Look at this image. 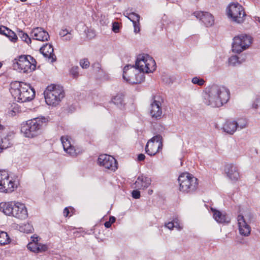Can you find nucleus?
Wrapping results in <instances>:
<instances>
[{"mask_svg":"<svg viewBox=\"0 0 260 260\" xmlns=\"http://www.w3.org/2000/svg\"><path fill=\"white\" fill-rule=\"evenodd\" d=\"M156 68L155 60L147 54L138 56L135 66L127 65L124 67L123 78L131 84H139L145 79L144 73H152Z\"/></svg>","mask_w":260,"mask_h":260,"instance_id":"obj_1","label":"nucleus"},{"mask_svg":"<svg viewBox=\"0 0 260 260\" xmlns=\"http://www.w3.org/2000/svg\"><path fill=\"white\" fill-rule=\"evenodd\" d=\"M204 103L212 107H219L226 103L230 99V91L224 87L213 85L206 89Z\"/></svg>","mask_w":260,"mask_h":260,"instance_id":"obj_2","label":"nucleus"},{"mask_svg":"<svg viewBox=\"0 0 260 260\" xmlns=\"http://www.w3.org/2000/svg\"><path fill=\"white\" fill-rule=\"evenodd\" d=\"M10 92L12 96L21 103L31 101L35 96V90L29 84L15 81L11 85Z\"/></svg>","mask_w":260,"mask_h":260,"instance_id":"obj_3","label":"nucleus"},{"mask_svg":"<svg viewBox=\"0 0 260 260\" xmlns=\"http://www.w3.org/2000/svg\"><path fill=\"white\" fill-rule=\"evenodd\" d=\"M47 122L45 117L36 118L27 121L22 126L21 131L26 137L34 138L40 135Z\"/></svg>","mask_w":260,"mask_h":260,"instance_id":"obj_4","label":"nucleus"},{"mask_svg":"<svg viewBox=\"0 0 260 260\" xmlns=\"http://www.w3.org/2000/svg\"><path fill=\"white\" fill-rule=\"evenodd\" d=\"M37 61L31 56L21 55L13 60V68L14 70L24 73H28L36 68Z\"/></svg>","mask_w":260,"mask_h":260,"instance_id":"obj_5","label":"nucleus"},{"mask_svg":"<svg viewBox=\"0 0 260 260\" xmlns=\"http://www.w3.org/2000/svg\"><path fill=\"white\" fill-rule=\"evenodd\" d=\"M44 95L47 105L56 106L64 97V92L62 86L51 85L47 87L44 91Z\"/></svg>","mask_w":260,"mask_h":260,"instance_id":"obj_6","label":"nucleus"},{"mask_svg":"<svg viewBox=\"0 0 260 260\" xmlns=\"http://www.w3.org/2000/svg\"><path fill=\"white\" fill-rule=\"evenodd\" d=\"M178 180L179 190L183 192L192 193L198 187V179L189 173H182L179 176Z\"/></svg>","mask_w":260,"mask_h":260,"instance_id":"obj_7","label":"nucleus"},{"mask_svg":"<svg viewBox=\"0 0 260 260\" xmlns=\"http://www.w3.org/2000/svg\"><path fill=\"white\" fill-rule=\"evenodd\" d=\"M227 14L233 21L241 23L244 20L246 16L242 6L238 3H232L227 9Z\"/></svg>","mask_w":260,"mask_h":260,"instance_id":"obj_8","label":"nucleus"},{"mask_svg":"<svg viewBox=\"0 0 260 260\" xmlns=\"http://www.w3.org/2000/svg\"><path fill=\"white\" fill-rule=\"evenodd\" d=\"M17 187V184L10 179L8 172L5 170H0V192L11 193Z\"/></svg>","mask_w":260,"mask_h":260,"instance_id":"obj_9","label":"nucleus"},{"mask_svg":"<svg viewBox=\"0 0 260 260\" xmlns=\"http://www.w3.org/2000/svg\"><path fill=\"white\" fill-rule=\"evenodd\" d=\"M252 43V38L247 35H241L234 38L232 43L233 52L240 53L247 49Z\"/></svg>","mask_w":260,"mask_h":260,"instance_id":"obj_10","label":"nucleus"},{"mask_svg":"<svg viewBox=\"0 0 260 260\" xmlns=\"http://www.w3.org/2000/svg\"><path fill=\"white\" fill-rule=\"evenodd\" d=\"M162 138L161 135H157L148 141L145 147V151L149 155L153 156L162 149Z\"/></svg>","mask_w":260,"mask_h":260,"instance_id":"obj_11","label":"nucleus"},{"mask_svg":"<svg viewBox=\"0 0 260 260\" xmlns=\"http://www.w3.org/2000/svg\"><path fill=\"white\" fill-rule=\"evenodd\" d=\"M98 164L105 169L115 171L117 169L116 160L112 156L103 154L99 156Z\"/></svg>","mask_w":260,"mask_h":260,"instance_id":"obj_12","label":"nucleus"},{"mask_svg":"<svg viewBox=\"0 0 260 260\" xmlns=\"http://www.w3.org/2000/svg\"><path fill=\"white\" fill-rule=\"evenodd\" d=\"M193 15L199 19L206 27L212 26L214 23V19L211 14L207 12L196 11Z\"/></svg>","mask_w":260,"mask_h":260,"instance_id":"obj_13","label":"nucleus"},{"mask_svg":"<svg viewBox=\"0 0 260 260\" xmlns=\"http://www.w3.org/2000/svg\"><path fill=\"white\" fill-rule=\"evenodd\" d=\"M27 211L25 205L19 202H15L12 216L20 219H24L27 217Z\"/></svg>","mask_w":260,"mask_h":260,"instance_id":"obj_14","label":"nucleus"},{"mask_svg":"<svg viewBox=\"0 0 260 260\" xmlns=\"http://www.w3.org/2000/svg\"><path fill=\"white\" fill-rule=\"evenodd\" d=\"M40 51L50 62L52 63L56 61V57L54 53V49L51 44L46 43L40 49Z\"/></svg>","mask_w":260,"mask_h":260,"instance_id":"obj_15","label":"nucleus"},{"mask_svg":"<svg viewBox=\"0 0 260 260\" xmlns=\"http://www.w3.org/2000/svg\"><path fill=\"white\" fill-rule=\"evenodd\" d=\"M31 35L34 39L42 42L48 41L50 38L47 31L39 27L34 28L31 30Z\"/></svg>","mask_w":260,"mask_h":260,"instance_id":"obj_16","label":"nucleus"},{"mask_svg":"<svg viewBox=\"0 0 260 260\" xmlns=\"http://www.w3.org/2000/svg\"><path fill=\"white\" fill-rule=\"evenodd\" d=\"M239 233L244 236H248L251 232V228L246 221L243 215H239L237 217Z\"/></svg>","mask_w":260,"mask_h":260,"instance_id":"obj_17","label":"nucleus"},{"mask_svg":"<svg viewBox=\"0 0 260 260\" xmlns=\"http://www.w3.org/2000/svg\"><path fill=\"white\" fill-rule=\"evenodd\" d=\"M71 138L68 136H62L60 138L65 152L72 156H76L77 153L74 147L71 144Z\"/></svg>","mask_w":260,"mask_h":260,"instance_id":"obj_18","label":"nucleus"},{"mask_svg":"<svg viewBox=\"0 0 260 260\" xmlns=\"http://www.w3.org/2000/svg\"><path fill=\"white\" fill-rule=\"evenodd\" d=\"M225 172L227 176L232 180L236 181L240 177V173L237 166L232 164L226 165Z\"/></svg>","mask_w":260,"mask_h":260,"instance_id":"obj_19","label":"nucleus"},{"mask_svg":"<svg viewBox=\"0 0 260 260\" xmlns=\"http://www.w3.org/2000/svg\"><path fill=\"white\" fill-rule=\"evenodd\" d=\"M161 105V103L156 100L151 104L150 114L152 118L155 119L160 118L162 114Z\"/></svg>","mask_w":260,"mask_h":260,"instance_id":"obj_20","label":"nucleus"},{"mask_svg":"<svg viewBox=\"0 0 260 260\" xmlns=\"http://www.w3.org/2000/svg\"><path fill=\"white\" fill-rule=\"evenodd\" d=\"M151 182V180L150 178L144 175L139 176L134 183L135 188L138 189H144L150 185Z\"/></svg>","mask_w":260,"mask_h":260,"instance_id":"obj_21","label":"nucleus"},{"mask_svg":"<svg viewBox=\"0 0 260 260\" xmlns=\"http://www.w3.org/2000/svg\"><path fill=\"white\" fill-rule=\"evenodd\" d=\"M15 202H2L0 203V211L8 216H12Z\"/></svg>","mask_w":260,"mask_h":260,"instance_id":"obj_22","label":"nucleus"},{"mask_svg":"<svg viewBox=\"0 0 260 260\" xmlns=\"http://www.w3.org/2000/svg\"><path fill=\"white\" fill-rule=\"evenodd\" d=\"M223 131L230 135H233L236 131L235 121L226 120L222 126Z\"/></svg>","mask_w":260,"mask_h":260,"instance_id":"obj_23","label":"nucleus"},{"mask_svg":"<svg viewBox=\"0 0 260 260\" xmlns=\"http://www.w3.org/2000/svg\"><path fill=\"white\" fill-rule=\"evenodd\" d=\"M211 211L213 213V217L214 219L218 223H222L228 222L226 216L218 210L211 208Z\"/></svg>","mask_w":260,"mask_h":260,"instance_id":"obj_24","label":"nucleus"},{"mask_svg":"<svg viewBox=\"0 0 260 260\" xmlns=\"http://www.w3.org/2000/svg\"><path fill=\"white\" fill-rule=\"evenodd\" d=\"M123 95L121 93L117 94L112 99V102L120 109L124 107Z\"/></svg>","mask_w":260,"mask_h":260,"instance_id":"obj_25","label":"nucleus"},{"mask_svg":"<svg viewBox=\"0 0 260 260\" xmlns=\"http://www.w3.org/2000/svg\"><path fill=\"white\" fill-rule=\"evenodd\" d=\"M10 239L6 232L0 231V244L4 245L9 243Z\"/></svg>","mask_w":260,"mask_h":260,"instance_id":"obj_26","label":"nucleus"},{"mask_svg":"<svg viewBox=\"0 0 260 260\" xmlns=\"http://www.w3.org/2000/svg\"><path fill=\"white\" fill-rule=\"evenodd\" d=\"M236 129L239 128L240 129L244 128L247 126V122L245 118H240L237 121H235Z\"/></svg>","mask_w":260,"mask_h":260,"instance_id":"obj_27","label":"nucleus"},{"mask_svg":"<svg viewBox=\"0 0 260 260\" xmlns=\"http://www.w3.org/2000/svg\"><path fill=\"white\" fill-rule=\"evenodd\" d=\"M18 35L22 41L26 42L27 44L31 43V39L29 37L26 33L23 32L22 30H19Z\"/></svg>","mask_w":260,"mask_h":260,"instance_id":"obj_28","label":"nucleus"},{"mask_svg":"<svg viewBox=\"0 0 260 260\" xmlns=\"http://www.w3.org/2000/svg\"><path fill=\"white\" fill-rule=\"evenodd\" d=\"M2 144L3 149H6L12 145L10 139L9 138L8 136L2 138Z\"/></svg>","mask_w":260,"mask_h":260,"instance_id":"obj_29","label":"nucleus"},{"mask_svg":"<svg viewBox=\"0 0 260 260\" xmlns=\"http://www.w3.org/2000/svg\"><path fill=\"white\" fill-rule=\"evenodd\" d=\"M229 63L233 66H236L241 63V61L239 60V57L237 55L232 56L229 59Z\"/></svg>","mask_w":260,"mask_h":260,"instance_id":"obj_30","label":"nucleus"},{"mask_svg":"<svg viewBox=\"0 0 260 260\" xmlns=\"http://www.w3.org/2000/svg\"><path fill=\"white\" fill-rule=\"evenodd\" d=\"M128 18L133 23L139 22L140 20V16L134 12L129 13L128 14Z\"/></svg>","mask_w":260,"mask_h":260,"instance_id":"obj_31","label":"nucleus"},{"mask_svg":"<svg viewBox=\"0 0 260 260\" xmlns=\"http://www.w3.org/2000/svg\"><path fill=\"white\" fill-rule=\"evenodd\" d=\"M38 242H29L27 244V247L30 251L37 253V250H38Z\"/></svg>","mask_w":260,"mask_h":260,"instance_id":"obj_32","label":"nucleus"},{"mask_svg":"<svg viewBox=\"0 0 260 260\" xmlns=\"http://www.w3.org/2000/svg\"><path fill=\"white\" fill-rule=\"evenodd\" d=\"M79 68L78 66L73 67L70 71V73L74 78H77L79 76Z\"/></svg>","mask_w":260,"mask_h":260,"instance_id":"obj_33","label":"nucleus"},{"mask_svg":"<svg viewBox=\"0 0 260 260\" xmlns=\"http://www.w3.org/2000/svg\"><path fill=\"white\" fill-rule=\"evenodd\" d=\"M191 81L193 84H197L200 86L203 85L205 83L204 79L197 77H193Z\"/></svg>","mask_w":260,"mask_h":260,"instance_id":"obj_34","label":"nucleus"},{"mask_svg":"<svg viewBox=\"0 0 260 260\" xmlns=\"http://www.w3.org/2000/svg\"><path fill=\"white\" fill-rule=\"evenodd\" d=\"M38 250H37V253H41L45 252L48 250V247L46 244H43L38 242Z\"/></svg>","mask_w":260,"mask_h":260,"instance_id":"obj_35","label":"nucleus"},{"mask_svg":"<svg viewBox=\"0 0 260 260\" xmlns=\"http://www.w3.org/2000/svg\"><path fill=\"white\" fill-rule=\"evenodd\" d=\"M80 65L83 69H87L89 67L90 62L87 58H84L80 60Z\"/></svg>","mask_w":260,"mask_h":260,"instance_id":"obj_36","label":"nucleus"},{"mask_svg":"<svg viewBox=\"0 0 260 260\" xmlns=\"http://www.w3.org/2000/svg\"><path fill=\"white\" fill-rule=\"evenodd\" d=\"M7 37L11 41L13 42H15L18 39L17 35L12 30L9 31V34Z\"/></svg>","mask_w":260,"mask_h":260,"instance_id":"obj_37","label":"nucleus"},{"mask_svg":"<svg viewBox=\"0 0 260 260\" xmlns=\"http://www.w3.org/2000/svg\"><path fill=\"white\" fill-rule=\"evenodd\" d=\"M260 106V98H256L253 101L251 107L253 109H256Z\"/></svg>","mask_w":260,"mask_h":260,"instance_id":"obj_38","label":"nucleus"},{"mask_svg":"<svg viewBox=\"0 0 260 260\" xmlns=\"http://www.w3.org/2000/svg\"><path fill=\"white\" fill-rule=\"evenodd\" d=\"M119 30V24L117 22H114L112 24V30L117 33Z\"/></svg>","mask_w":260,"mask_h":260,"instance_id":"obj_39","label":"nucleus"},{"mask_svg":"<svg viewBox=\"0 0 260 260\" xmlns=\"http://www.w3.org/2000/svg\"><path fill=\"white\" fill-rule=\"evenodd\" d=\"M132 197L134 199H138L140 198V192L137 189L134 190L132 192Z\"/></svg>","mask_w":260,"mask_h":260,"instance_id":"obj_40","label":"nucleus"},{"mask_svg":"<svg viewBox=\"0 0 260 260\" xmlns=\"http://www.w3.org/2000/svg\"><path fill=\"white\" fill-rule=\"evenodd\" d=\"M92 67L97 71L101 69V64L99 62H96L92 64Z\"/></svg>","mask_w":260,"mask_h":260,"instance_id":"obj_41","label":"nucleus"},{"mask_svg":"<svg viewBox=\"0 0 260 260\" xmlns=\"http://www.w3.org/2000/svg\"><path fill=\"white\" fill-rule=\"evenodd\" d=\"M133 26L134 27V32L135 33H138L140 31V23L136 22V23H133Z\"/></svg>","mask_w":260,"mask_h":260,"instance_id":"obj_42","label":"nucleus"},{"mask_svg":"<svg viewBox=\"0 0 260 260\" xmlns=\"http://www.w3.org/2000/svg\"><path fill=\"white\" fill-rule=\"evenodd\" d=\"M173 223H175V228H177L178 230H181L182 227L180 226L179 222V220L177 218L175 219L173 221Z\"/></svg>","mask_w":260,"mask_h":260,"instance_id":"obj_43","label":"nucleus"},{"mask_svg":"<svg viewBox=\"0 0 260 260\" xmlns=\"http://www.w3.org/2000/svg\"><path fill=\"white\" fill-rule=\"evenodd\" d=\"M72 31H73L72 30L70 31L69 34H68V35H67L66 36H64L63 37L64 38L63 40L67 41H70L71 39H72V38L73 37V36L72 34Z\"/></svg>","mask_w":260,"mask_h":260,"instance_id":"obj_44","label":"nucleus"},{"mask_svg":"<svg viewBox=\"0 0 260 260\" xmlns=\"http://www.w3.org/2000/svg\"><path fill=\"white\" fill-rule=\"evenodd\" d=\"M69 31L66 28L65 29H62L59 32V35L60 36H61V37H64V36H66L67 35H68V34H69Z\"/></svg>","mask_w":260,"mask_h":260,"instance_id":"obj_45","label":"nucleus"},{"mask_svg":"<svg viewBox=\"0 0 260 260\" xmlns=\"http://www.w3.org/2000/svg\"><path fill=\"white\" fill-rule=\"evenodd\" d=\"M175 223L173 221L169 222L165 224V226L170 230H172L175 228Z\"/></svg>","mask_w":260,"mask_h":260,"instance_id":"obj_46","label":"nucleus"},{"mask_svg":"<svg viewBox=\"0 0 260 260\" xmlns=\"http://www.w3.org/2000/svg\"><path fill=\"white\" fill-rule=\"evenodd\" d=\"M6 31H8L7 27L3 25L0 26V34L4 35L5 34V32Z\"/></svg>","mask_w":260,"mask_h":260,"instance_id":"obj_47","label":"nucleus"},{"mask_svg":"<svg viewBox=\"0 0 260 260\" xmlns=\"http://www.w3.org/2000/svg\"><path fill=\"white\" fill-rule=\"evenodd\" d=\"M145 158V156L144 154H139L137 157V160L139 161H143Z\"/></svg>","mask_w":260,"mask_h":260,"instance_id":"obj_48","label":"nucleus"},{"mask_svg":"<svg viewBox=\"0 0 260 260\" xmlns=\"http://www.w3.org/2000/svg\"><path fill=\"white\" fill-rule=\"evenodd\" d=\"M63 213L65 217H68L70 213L69 208L68 207H66L63 210Z\"/></svg>","mask_w":260,"mask_h":260,"instance_id":"obj_49","label":"nucleus"},{"mask_svg":"<svg viewBox=\"0 0 260 260\" xmlns=\"http://www.w3.org/2000/svg\"><path fill=\"white\" fill-rule=\"evenodd\" d=\"M116 220V218L114 216H110V218H109V221L112 224L114 222H115Z\"/></svg>","mask_w":260,"mask_h":260,"instance_id":"obj_50","label":"nucleus"},{"mask_svg":"<svg viewBox=\"0 0 260 260\" xmlns=\"http://www.w3.org/2000/svg\"><path fill=\"white\" fill-rule=\"evenodd\" d=\"M112 224L109 221H106L104 223V225L106 228H109L111 226Z\"/></svg>","mask_w":260,"mask_h":260,"instance_id":"obj_51","label":"nucleus"},{"mask_svg":"<svg viewBox=\"0 0 260 260\" xmlns=\"http://www.w3.org/2000/svg\"><path fill=\"white\" fill-rule=\"evenodd\" d=\"M31 238L32 239V242H38V237H35L32 236Z\"/></svg>","mask_w":260,"mask_h":260,"instance_id":"obj_52","label":"nucleus"},{"mask_svg":"<svg viewBox=\"0 0 260 260\" xmlns=\"http://www.w3.org/2000/svg\"><path fill=\"white\" fill-rule=\"evenodd\" d=\"M7 30H8V31H6L5 32V34H6L4 35L6 36V37H8V34H9V31H11V29H9V28H8V27H7Z\"/></svg>","mask_w":260,"mask_h":260,"instance_id":"obj_53","label":"nucleus"},{"mask_svg":"<svg viewBox=\"0 0 260 260\" xmlns=\"http://www.w3.org/2000/svg\"><path fill=\"white\" fill-rule=\"evenodd\" d=\"M3 150V149L2 148V138L0 137V152H2Z\"/></svg>","mask_w":260,"mask_h":260,"instance_id":"obj_54","label":"nucleus"},{"mask_svg":"<svg viewBox=\"0 0 260 260\" xmlns=\"http://www.w3.org/2000/svg\"><path fill=\"white\" fill-rule=\"evenodd\" d=\"M25 226H27L28 228H29V229L28 230V232H30L31 231L32 227H31L29 224H28L27 225H25Z\"/></svg>","mask_w":260,"mask_h":260,"instance_id":"obj_55","label":"nucleus"},{"mask_svg":"<svg viewBox=\"0 0 260 260\" xmlns=\"http://www.w3.org/2000/svg\"><path fill=\"white\" fill-rule=\"evenodd\" d=\"M4 129V127L3 125L0 124V133L2 132V131Z\"/></svg>","mask_w":260,"mask_h":260,"instance_id":"obj_56","label":"nucleus"},{"mask_svg":"<svg viewBox=\"0 0 260 260\" xmlns=\"http://www.w3.org/2000/svg\"><path fill=\"white\" fill-rule=\"evenodd\" d=\"M152 191H153L152 190H149V193H150V194L152 192Z\"/></svg>","mask_w":260,"mask_h":260,"instance_id":"obj_57","label":"nucleus"},{"mask_svg":"<svg viewBox=\"0 0 260 260\" xmlns=\"http://www.w3.org/2000/svg\"><path fill=\"white\" fill-rule=\"evenodd\" d=\"M21 2H26L27 0H20Z\"/></svg>","mask_w":260,"mask_h":260,"instance_id":"obj_58","label":"nucleus"},{"mask_svg":"<svg viewBox=\"0 0 260 260\" xmlns=\"http://www.w3.org/2000/svg\"><path fill=\"white\" fill-rule=\"evenodd\" d=\"M2 63L1 62H0V68L2 67Z\"/></svg>","mask_w":260,"mask_h":260,"instance_id":"obj_59","label":"nucleus"}]
</instances>
